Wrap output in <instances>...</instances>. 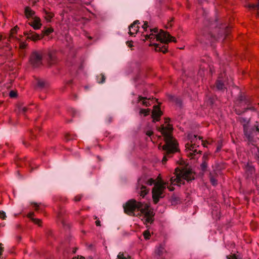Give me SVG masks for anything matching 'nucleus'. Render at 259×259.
Returning <instances> with one entry per match:
<instances>
[{
  "label": "nucleus",
  "instance_id": "obj_13",
  "mask_svg": "<svg viewBox=\"0 0 259 259\" xmlns=\"http://www.w3.org/2000/svg\"><path fill=\"white\" fill-rule=\"evenodd\" d=\"M155 253L157 256L163 257L164 255L166 253V250L164 248L163 245L160 244L158 246L156 247Z\"/></svg>",
  "mask_w": 259,
  "mask_h": 259
},
{
  "label": "nucleus",
  "instance_id": "obj_39",
  "mask_svg": "<svg viewBox=\"0 0 259 259\" xmlns=\"http://www.w3.org/2000/svg\"><path fill=\"white\" fill-rule=\"evenodd\" d=\"M174 100L175 102H176V103L178 106H179L180 107H181L182 106V101L181 100V99H178V98H175Z\"/></svg>",
  "mask_w": 259,
  "mask_h": 259
},
{
  "label": "nucleus",
  "instance_id": "obj_8",
  "mask_svg": "<svg viewBox=\"0 0 259 259\" xmlns=\"http://www.w3.org/2000/svg\"><path fill=\"white\" fill-rule=\"evenodd\" d=\"M30 62L34 68L40 66L42 64L41 54L36 51L33 52L30 58Z\"/></svg>",
  "mask_w": 259,
  "mask_h": 259
},
{
  "label": "nucleus",
  "instance_id": "obj_35",
  "mask_svg": "<svg viewBox=\"0 0 259 259\" xmlns=\"http://www.w3.org/2000/svg\"><path fill=\"white\" fill-rule=\"evenodd\" d=\"M207 163L206 162V161H204L200 165V167H201V169L202 171H204L206 168H207Z\"/></svg>",
  "mask_w": 259,
  "mask_h": 259
},
{
  "label": "nucleus",
  "instance_id": "obj_17",
  "mask_svg": "<svg viewBox=\"0 0 259 259\" xmlns=\"http://www.w3.org/2000/svg\"><path fill=\"white\" fill-rule=\"evenodd\" d=\"M34 215V212H30L27 214V217L29 218L34 223L40 226L41 221L40 219L33 218L32 217Z\"/></svg>",
  "mask_w": 259,
  "mask_h": 259
},
{
  "label": "nucleus",
  "instance_id": "obj_23",
  "mask_svg": "<svg viewBox=\"0 0 259 259\" xmlns=\"http://www.w3.org/2000/svg\"><path fill=\"white\" fill-rule=\"evenodd\" d=\"M131 257L126 253L122 252H120L117 255L116 259H130Z\"/></svg>",
  "mask_w": 259,
  "mask_h": 259
},
{
  "label": "nucleus",
  "instance_id": "obj_11",
  "mask_svg": "<svg viewBox=\"0 0 259 259\" xmlns=\"http://www.w3.org/2000/svg\"><path fill=\"white\" fill-rule=\"evenodd\" d=\"M24 34L25 36H27V39H31L33 41L40 39V36L38 34L32 31L31 30L29 31H25L24 32Z\"/></svg>",
  "mask_w": 259,
  "mask_h": 259
},
{
  "label": "nucleus",
  "instance_id": "obj_53",
  "mask_svg": "<svg viewBox=\"0 0 259 259\" xmlns=\"http://www.w3.org/2000/svg\"><path fill=\"white\" fill-rule=\"evenodd\" d=\"M96 225L97 226H101V224H100V221H99V220H97L96 221Z\"/></svg>",
  "mask_w": 259,
  "mask_h": 259
},
{
  "label": "nucleus",
  "instance_id": "obj_44",
  "mask_svg": "<svg viewBox=\"0 0 259 259\" xmlns=\"http://www.w3.org/2000/svg\"><path fill=\"white\" fill-rule=\"evenodd\" d=\"M54 62V59L52 55H49V63L51 65Z\"/></svg>",
  "mask_w": 259,
  "mask_h": 259
},
{
  "label": "nucleus",
  "instance_id": "obj_5",
  "mask_svg": "<svg viewBox=\"0 0 259 259\" xmlns=\"http://www.w3.org/2000/svg\"><path fill=\"white\" fill-rule=\"evenodd\" d=\"M243 132L248 143L254 146L256 140L254 137L256 135L257 133L259 132V123L256 122V124L253 127H250L249 125L245 124Z\"/></svg>",
  "mask_w": 259,
  "mask_h": 259
},
{
  "label": "nucleus",
  "instance_id": "obj_2",
  "mask_svg": "<svg viewBox=\"0 0 259 259\" xmlns=\"http://www.w3.org/2000/svg\"><path fill=\"white\" fill-rule=\"evenodd\" d=\"M172 126L168 124L166 126L162 125L158 127V130L161 133L165 144L163 145H159V149L163 151V157L162 160L163 164L165 163L168 158L171 157L173 154L179 151L178 143L173 138L171 134L172 131Z\"/></svg>",
  "mask_w": 259,
  "mask_h": 259
},
{
  "label": "nucleus",
  "instance_id": "obj_51",
  "mask_svg": "<svg viewBox=\"0 0 259 259\" xmlns=\"http://www.w3.org/2000/svg\"><path fill=\"white\" fill-rule=\"evenodd\" d=\"M71 112L73 116H75V115L77 113V111L74 109H72L71 110Z\"/></svg>",
  "mask_w": 259,
  "mask_h": 259
},
{
  "label": "nucleus",
  "instance_id": "obj_24",
  "mask_svg": "<svg viewBox=\"0 0 259 259\" xmlns=\"http://www.w3.org/2000/svg\"><path fill=\"white\" fill-rule=\"evenodd\" d=\"M215 98L214 97H208L206 101L207 105L212 107L214 104Z\"/></svg>",
  "mask_w": 259,
  "mask_h": 259
},
{
  "label": "nucleus",
  "instance_id": "obj_52",
  "mask_svg": "<svg viewBox=\"0 0 259 259\" xmlns=\"http://www.w3.org/2000/svg\"><path fill=\"white\" fill-rule=\"evenodd\" d=\"M132 42H133V41H127L126 43L129 47H132L133 46V45L132 44Z\"/></svg>",
  "mask_w": 259,
  "mask_h": 259
},
{
  "label": "nucleus",
  "instance_id": "obj_64",
  "mask_svg": "<svg viewBox=\"0 0 259 259\" xmlns=\"http://www.w3.org/2000/svg\"><path fill=\"white\" fill-rule=\"evenodd\" d=\"M23 144H24V145H25L26 146L27 145L26 143L25 142H24Z\"/></svg>",
  "mask_w": 259,
  "mask_h": 259
},
{
  "label": "nucleus",
  "instance_id": "obj_32",
  "mask_svg": "<svg viewBox=\"0 0 259 259\" xmlns=\"http://www.w3.org/2000/svg\"><path fill=\"white\" fill-rule=\"evenodd\" d=\"M197 137H198V136L197 135H189L188 136L189 139L190 140H191V143L194 142V139H196ZM198 138H199V140H201L202 139V137H201L200 136L198 137Z\"/></svg>",
  "mask_w": 259,
  "mask_h": 259
},
{
  "label": "nucleus",
  "instance_id": "obj_10",
  "mask_svg": "<svg viewBox=\"0 0 259 259\" xmlns=\"http://www.w3.org/2000/svg\"><path fill=\"white\" fill-rule=\"evenodd\" d=\"M195 147L196 145L195 144H192L187 143L186 144V150H187L188 151H189V152L188 153V155L190 157H191L192 158H193L194 156L196 155V154L198 153L197 150L195 149Z\"/></svg>",
  "mask_w": 259,
  "mask_h": 259
},
{
  "label": "nucleus",
  "instance_id": "obj_31",
  "mask_svg": "<svg viewBox=\"0 0 259 259\" xmlns=\"http://www.w3.org/2000/svg\"><path fill=\"white\" fill-rule=\"evenodd\" d=\"M37 85L39 88L42 89L45 87V82L42 80H38Z\"/></svg>",
  "mask_w": 259,
  "mask_h": 259
},
{
  "label": "nucleus",
  "instance_id": "obj_7",
  "mask_svg": "<svg viewBox=\"0 0 259 259\" xmlns=\"http://www.w3.org/2000/svg\"><path fill=\"white\" fill-rule=\"evenodd\" d=\"M238 100L239 102L242 103L244 102L245 104L247 105V107L245 108L243 110H241L240 109H235V112L238 115H241L243 113L246 112V111L249 110L252 111H255V108L254 107L252 106H250V100L249 98H247L245 96L240 94L238 97Z\"/></svg>",
  "mask_w": 259,
  "mask_h": 259
},
{
  "label": "nucleus",
  "instance_id": "obj_40",
  "mask_svg": "<svg viewBox=\"0 0 259 259\" xmlns=\"http://www.w3.org/2000/svg\"><path fill=\"white\" fill-rule=\"evenodd\" d=\"M6 217V213L3 211H0V218L3 220H5Z\"/></svg>",
  "mask_w": 259,
  "mask_h": 259
},
{
  "label": "nucleus",
  "instance_id": "obj_15",
  "mask_svg": "<svg viewBox=\"0 0 259 259\" xmlns=\"http://www.w3.org/2000/svg\"><path fill=\"white\" fill-rule=\"evenodd\" d=\"M25 15L27 18H31L32 19L36 17L35 15V12L33 11L30 7H26L24 10Z\"/></svg>",
  "mask_w": 259,
  "mask_h": 259
},
{
  "label": "nucleus",
  "instance_id": "obj_25",
  "mask_svg": "<svg viewBox=\"0 0 259 259\" xmlns=\"http://www.w3.org/2000/svg\"><path fill=\"white\" fill-rule=\"evenodd\" d=\"M140 22H139V20H136L132 24H131L129 27H128V28H129V32H128V33L130 35H133L135 34L134 32H132L131 31V28H134V27L135 26V25H136L137 24H139Z\"/></svg>",
  "mask_w": 259,
  "mask_h": 259
},
{
  "label": "nucleus",
  "instance_id": "obj_55",
  "mask_svg": "<svg viewBox=\"0 0 259 259\" xmlns=\"http://www.w3.org/2000/svg\"><path fill=\"white\" fill-rule=\"evenodd\" d=\"M169 120H170V119L169 118H165V123H167L169 122Z\"/></svg>",
  "mask_w": 259,
  "mask_h": 259
},
{
  "label": "nucleus",
  "instance_id": "obj_22",
  "mask_svg": "<svg viewBox=\"0 0 259 259\" xmlns=\"http://www.w3.org/2000/svg\"><path fill=\"white\" fill-rule=\"evenodd\" d=\"M170 201L172 205H176L180 202V198L176 195L173 194L170 198Z\"/></svg>",
  "mask_w": 259,
  "mask_h": 259
},
{
  "label": "nucleus",
  "instance_id": "obj_26",
  "mask_svg": "<svg viewBox=\"0 0 259 259\" xmlns=\"http://www.w3.org/2000/svg\"><path fill=\"white\" fill-rule=\"evenodd\" d=\"M27 46V44L24 42H21L19 44V48L21 50V55L24 56V53L23 52V50L25 49Z\"/></svg>",
  "mask_w": 259,
  "mask_h": 259
},
{
  "label": "nucleus",
  "instance_id": "obj_50",
  "mask_svg": "<svg viewBox=\"0 0 259 259\" xmlns=\"http://www.w3.org/2000/svg\"><path fill=\"white\" fill-rule=\"evenodd\" d=\"M153 134V132L151 131H148L146 132V135L150 137Z\"/></svg>",
  "mask_w": 259,
  "mask_h": 259
},
{
  "label": "nucleus",
  "instance_id": "obj_21",
  "mask_svg": "<svg viewBox=\"0 0 259 259\" xmlns=\"http://www.w3.org/2000/svg\"><path fill=\"white\" fill-rule=\"evenodd\" d=\"M251 152L254 154L255 157L259 164V148L254 146L251 149Z\"/></svg>",
  "mask_w": 259,
  "mask_h": 259
},
{
  "label": "nucleus",
  "instance_id": "obj_62",
  "mask_svg": "<svg viewBox=\"0 0 259 259\" xmlns=\"http://www.w3.org/2000/svg\"><path fill=\"white\" fill-rule=\"evenodd\" d=\"M17 238H18V240H21V237H20V236H18V237H17Z\"/></svg>",
  "mask_w": 259,
  "mask_h": 259
},
{
  "label": "nucleus",
  "instance_id": "obj_1",
  "mask_svg": "<svg viewBox=\"0 0 259 259\" xmlns=\"http://www.w3.org/2000/svg\"><path fill=\"white\" fill-rule=\"evenodd\" d=\"M153 184L154 186L152 189V193L153 200L155 204L157 203L160 198L164 197L163 193L166 186L170 191L174 190L173 187L168 186V182H164L162 180L155 182L153 179H147L145 177H142L138 179L137 190L140 194V196L144 197L149 191V189L146 188L145 185L152 186Z\"/></svg>",
  "mask_w": 259,
  "mask_h": 259
},
{
  "label": "nucleus",
  "instance_id": "obj_43",
  "mask_svg": "<svg viewBox=\"0 0 259 259\" xmlns=\"http://www.w3.org/2000/svg\"><path fill=\"white\" fill-rule=\"evenodd\" d=\"M3 244L2 243H0V259L2 258V253L4 251V247H3Z\"/></svg>",
  "mask_w": 259,
  "mask_h": 259
},
{
  "label": "nucleus",
  "instance_id": "obj_58",
  "mask_svg": "<svg viewBox=\"0 0 259 259\" xmlns=\"http://www.w3.org/2000/svg\"><path fill=\"white\" fill-rule=\"evenodd\" d=\"M73 99L76 100L77 99V96L76 95L74 94L73 96Z\"/></svg>",
  "mask_w": 259,
  "mask_h": 259
},
{
  "label": "nucleus",
  "instance_id": "obj_60",
  "mask_svg": "<svg viewBox=\"0 0 259 259\" xmlns=\"http://www.w3.org/2000/svg\"><path fill=\"white\" fill-rule=\"evenodd\" d=\"M71 83H72V80H69V81L67 82V83L68 84H70Z\"/></svg>",
  "mask_w": 259,
  "mask_h": 259
},
{
  "label": "nucleus",
  "instance_id": "obj_27",
  "mask_svg": "<svg viewBox=\"0 0 259 259\" xmlns=\"http://www.w3.org/2000/svg\"><path fill=\"white\" fill-rule=\"evenodd\" d=\"M105 76L104 74H101L100 75L97 76V81L99 83H103L105 82Z\"/></svg>",
  "mask_w": 259,
  "mask_h": 259
},
{
  "label": "nucleus",
  "instance_id": "obj_38",
  "mask_svg": "<svg viewBox=\"0 0 259 259\" xmlns=\"http://www.w3.org/2000/svg\"><path fill=\"white\" fill-rule=\"evenodd\" d=\"M143 235L146 239H148L150 236V234L149 231H146L143 233Z\"/></svg>",
  "mask_w": 259,
  "mask_h": 259
},
{
  "label": "nucleus",
  "instance_id": "obj_48",
  "mask_svg": "<svg viewBox=\"0 0 259 259\" xmlns=\"http://www.w3.org/2000/svg\"><path fill=\"white\" fill-rule=\"evenodd\" d=\"M227 259H238L237 257H236V256L234 254L232 256H227Z\"/></svg>",
  "mask_w": 259,
  "mask_h": 259
},
{
  "label": "nucleus",
  "instance_id": "obj_29",
  "mask_svg": "<svg viewBox=\"0 0 259 259\" xmlns=\"http://www.w3.org/2000/svg\"><path fill=\"white\" fill-rule=\"evenodd\" d=\"M250 121L249 118H246L244 117H240L239 118V121L242 124L243 127H244V125L245 124H246L247 125H248V123Z\"/></svg>",
  "mask_w": 259,
  "mask_h": 259
},
{
  "label": "nucleus",
  "instance_id": "obj_56",
  "mask_svg": "<svg viewBox=\"0 0 259 259\" xmlns=\"http://www.w3.org/2000/svg\"><path fill=\"white\" fill-rule=\"evenodd\" d=\"M206 0H198L199 4H201L203 2L206 1Z\"/></svg>",
  "mask_w": 259,
  "mask_h": 259
},
{
  "label": "nucleus",
  "instance_id": "obj_49",
  "mask_svg": "<svg viewBox=\"0 0 259 259\" xmlns=\"http://www.w3.org/2000/svg\"><path fill=\"white\" fill-rule=\"evenodd\" d=\"M133 29H134V31H135V32H134L135 33H136L138 30H139V27L138 26H136L135 25V27H134V28H132Z\"/></svg>",
  "mask_w": 259,
  "mask_h": 259
},
{
  "label": "nucleus",
  "instance_id": "obj_61",
  "mask_svg": "<svg viewBox=\"0 0 259 259\" xmlns=\"http://www.w3.org/2000/svg\"><path fill=\"white\" fill-rule=\"evenodd\" d=\"M152 35V34H150V35H146V38H151V37H150V35Z\"/></svg>",
  "mask_w": 259,
  "mask_h": 259
},
{
  "label": "nucleus",
  "instance_id": "obj_16",
  "mask_svg": "<svg viewBox=\"0 0 259 259\" xmlns=\"http://www.w3.org/2000/svg\"><path fill=\"white\" fill-rule=\"evenodd\" d=\"M246 172L248 177L251 176L253 173L254 172L255 168L251 164L247 163L245 167Z\"/></svg>",
  "mask_w": 259,
  "mask_h": 259
},
{
  "label": "nucleus",
  "instance_id": "obj_30",
  "mask_svg": "<svg viewBox=\"0 0 259 259\" xmlns=\"http://www.w3.org/2000/svg\"><path fill=\"white\" fill-rule=\"evenodd\" d=\"M53 16L54 15L53 14L46 12L45 18L48 21H50L51 19L53 18Z\"/></svg>",
  "mask_w": 259,
  "mask_h": 259
},
{
  "label": "nucleus",
  "instance_id": "obj_9",
  "mask_svg": "<svg viewBox=\"0 0 259 259\" xmlns=\"http://www.w3.org/2000/svg\"><path fill=\"white\" fill-rule=\"evenodd\" d=\"M228 28L225 26H223L222 27L219 28L218 38L223 37L224 35L226 36L228 34ZM208 37L210 38L213 40H215L217 39V37H216V36L212 33L209 34Z\"/></svg>",
  "mask_w": 259,
  "mask_h": 259
},
{
  "label": "nucleus",
  "instance_id": "obj_19",
  "mask_svg": "<svg viewBox=\"0 0 259 259\" xmlns=\"http://www.w3.org/2000/svg\"><path fill=\"white\" fill-rule=\"evenodd\" d=\"M142 101V104L146 107L151 105L150 99H147L146 97H143L142 96L139 97L138 101Z\"/></svg>",
  "mask_w": 259,
  "mask_h": 259
},
{
  "label": "nucleus",
  "instance_id": "obj_63",
  "mask_svg": "<svg viewBox=\"0 0 259 259\" xmlns=\"http://www.w3.org/2000/svg\"><path fill=\"white\" fill-rule=\"evenodd\" d=\"M169 27H171V24L170 23H169H169H168V25H169Z\"/></svg>",
  "mask_w": 259,
  "mask_h": 259
},
{
  "label": "nucleus",
  "instance_id": "obj_59",
  "mask_svg": "<svg viewBox=\"0 0 259 259\" xmlns=\"http://www.w3.org/2000/svg\"><path fill=\"white\" fill-rule=\"evenodd\" d=\"M68 137H69V135H67L66 136L67 140H70L71 139V138H69Z\"/></svg>",
  "mask_w": 259,
  "mask_h": 259
},
{
  "label": "nucleus",
  "instance_id": "obj_42",
  "mask_svg": "<svg viewBox=\"0 0 259 259\" xmlns=\"http://www.w3.org/2000/svg\"><path fill=\"white\" fill-rule=\"evenodd\" d=\"M149 27L147 22L145 21L144 25L142 26V28L145 31H147V28Z\"/></svg>",
  "mask_w": 259,
  "mask_h": 259
},
{
  "label": "nucleus",
  "instance_id": "obj_14",
  "mask_svg": "<svg viewBox=\"0 0 259 259\" xmlns=\"http://www.w3.org/2000/svg\"><path fill=\"white\" fill-rule=\"evenodd\" d=\"M162 114V113L160 108H156L152 112V118H153V121L155 122V120L158 121Z\"/></svg>",
  "mask_w": 259,
  "mask_h": 259
},
{
  "label": "nucleus",
  "instance_id": "obj_37",
  "mask_svg": "<svg viewBox=\"0 0 259 259\" xmlns=\"http://www.w3.org/2000/svg\"><path fill=\"white\" fill-rule=\"evenodd\" d=\"M210 181L212 185L215 186L217 184V180L213 176L210 177Z\"/></svg>",
  "mask_w": 259,
  "mask_h": 259
},
{
  "label": "nucleus",
  "instance_id": "obj_54",
  "mask_svg": "<svg viewBox=\"0 0 259 259\" xmlns=\"http://www.w3.org/2000/svg\"><path fill=\"white\" fill-rule=\"evenodd\" d=\"M72 259H84V258L82 256H80V257H79V256H78V257H73Z\"/></svg>",
  "mask_w": 259,
  "mask_h": 259
},
{
  "label": "nucleus",
  "instance_id": "obj_18",
  "mask_svg": "<svg viewBox=\"0 0 259 259\" xmlns=\"http://www.w3.org/2000/svg\"><path fill=\"white\" fill-rule=\"evenodd\" d=\"M215 88L219 91H223L226 87L224 82L221 80L218 79L215 82Z\"/></svg>",
  "mask_w": 259,
  "mask_h": 259
},
{
  "label": "nucleus",
  "instance_id": "obj_34",
  "mask_svg": "<svg viewBox=\"0 0 259 259\" xmlns=\"http://www.w3.org/2000/svg\"><path fill=\"white\" fill-rule=\"evenodd\" d=\"M258 3L256 4H250L249 5V8L252 9H259V0Z\"/></svg>",
  "mask_w": 259,
  "mask_h": 259
},
{
  "label": "nucleus",
  "instance_id": "obj_36",
  "mask_svg": "<svg viewBox=\"0 0 259 259\" xmlns=\"http://www.w3.org/2000/svg\"><path fill=\"white\" fill-rule=\"evenodd\" d=\"M28 110V108L26 107H23L22 106H20L19 107V111L22 113H25V112Z\"/></svg>",
  "mask_w": 259,
  "mask_h": 259
},
{
  "label": "nucleus",
  "instance_id": "obj_33",
  "mask_svg": "<svg viewBox=\"0 0 259 259\" xmlns=\"http://www.w3.org/2000/svg\"><path fill=\"white\" fill-rule=\"evenodd\" d=\"M150 111V110L149 109H141L140 111V114H144L145 116H147V115H148L149 114Z\"/></svg>",
  "mask_w": 259,
  "mask_h": 259
},
{
  "label": "nucleus",
  "instance_id": "obj_20",
  "mask_svg": "<svg viewBox=\"0 0 259 259\" xmlns=\"http://www.w3.org/2000/svg\"><path fill=\"white\" fill-rule=\"evenodd\" d=\"M155 48L156 51L162 52L163 53L167 52V48L165 45L161 46V45L155 44Z\"/></svg>",
  "mask_w": 259,
  "mask_h": 259
},
{
  "label": "nucleus",
  "instance_id": "obj_47",
  "mask_svg": "<svg viewBox=\"0 0 259 259\" xmlns=\"http://www.w3.org/2000/svg\"><path fill=\"white\" fill-rule=\"evenodd\" d=\"M31 205H33L35 208V209L36 210H38V207L39 205L37 203H35V202H32V203H31Z\"/></svg>",
  "mask_w": 259,
  "mask_h": 259
},
{
  "label": "nucleus",
  "instance_id": "obj_57",
  "mask_svg": "<svg viewBox=\"0 0 259 259\" xmlns=\"http://www.w3.org/2000/svg\"><path fill=\"white\" fill-rule=\"evenodd\" d=\"M108 123L111 122L112 121V117H108Z\"/></svg>",
  "mask_w": 259,
  "mask_h": 259
},
{
  "label": "nucleus",
  "instance_id": "obj_3",
  "mask_svg": "<svg viewBox=\"0 0 259 259\" xmlns=\"http://www.w3.org/2000/svg\"><path fill=\"white\" fill-rule=\"evenodd\" d=\"M125 213L131 215H138L141 214L142 220L144 221L145 224H152L154 213L149 209V206L146 203L137 202L135 200L128 201L123 206Z\"/></svg>",
  "mask_w": 259,
  "mask_h": 259
},
{
  "label": "nucleus",
  "instance_id": "obj_46",
  "mask_svg": "<svg viewBox=\"0 0 259 259\" xmlns=\"http://www.w3.org/2000/svg\"><path fill=\"white\" fill-rule=\"evenodd\" d=\"M17 29H18L17 26H16L14 28H13V29H12L11 30L12 34L16 33L17 31Z\"/></svg>",
  "mask_w": 259,
  "mask_h": 259
},
{
  "label": "nucleus",
  "instance_id": "obj_12",
  "mask_svg": "<svg viewBox=\"0 0 259 259\" xmlns=\"http://www.w3.org/2000/svg\"><path fill=\"white\" fill-rule=\"evenodd\" d=\"M29 24L35 30L39 29L41 26L40 19L37 17H34V18L32 19V21L29 23Z\"/></svg>",
  "mask_w": 259,
  "mask_h": 259
},
{
  "label": "nucleus",
  "instance_id": "obj_4",
  "mask_svg": "<svg viewBox=\"0 0 259 259\" xmlns=\"http://www.w3.org/2000/svg\"><path fill=\"white\" fill-rule=\"evenodd\" d=\"M176 171L175 176L171 177L170 179L172 185L180 186L185 184L184 180L189 182L195 179V174L190 169L186 168L180 170L177 168Z\"/></svg>",
  "mask_w": 259,
  "mask_h": 259
},
{
  "label": "nucleus",
  "instance_id": "obj_28",
  "mask_svg": "<svg viewBox=\"0 0 259 259\" xmlns=\"http://www.w3.org/2000/svg\"><path fill=\"white\" fill-rule=\"evenodd\" d=\"M53 31L52 28H47L45 27L44 29L42 31L44 35H48Z\"/></svg>",
  "mask_w": 259,
  "mask_h": 259
},
{
  "label": "nucleus",
  "instance_id": "obj_6",
  "mask_svg": "<svg viewBox=\"0 0 259 259\" xmlns=\"http://www.w3.org/2000/svg\"><path fill=\"white\" fill-rule=\"evenodd\" d=\"M151 32L157 33L156 37L157 40L160 41L162 44H167V43L171 41L176 42V38L171 36L169 33L164 31L163 30H160V32H158V29L157 28H150Z\"/></svg>",
  "mask_w": 259,
  "mask_h": 259
},
{
  "label": "nucleus",
  "instance_id": "obj_45",
  "mask_svg": "<svg viewBox=\"0 0 259 259\" xmlns=\"http://www.w3.org/2000/svg\"><path fill=\"white\" fill-rule=\"evenodd\" d=\"M81 198V195H77L74 197V201H79L80 200Z\"/></svg>",
  "mask_w": 259,
  "mask_h": 259
},
{
  "label": "nucleus",
  "instance_id": "obj_41",
  "mask_svg": "<svg viewBox=\"0 0 259 259\" xmlns=\"http://www.w3.org/2000/svg\"><path fill=\"white\" fill-rule=\"evenodd\" d=\"M9 95L11 98H15L17 96V93L14 91H11L10 92Z\"/></svg>",
  "mask_w": 259,
  "mask_h": 259
}]
</instances>
